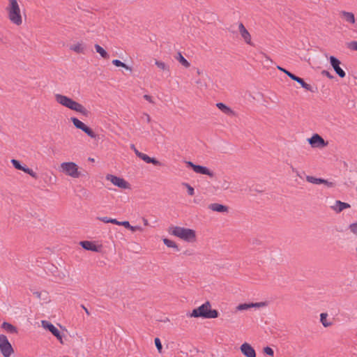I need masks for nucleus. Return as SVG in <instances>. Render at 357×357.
Segmentation results:
<instances>
[{
  "mask_svg": "<svg viewBox=\"0 0 357 357\" xmlns=\"http://www.w3.org/2000/svg\"><path fill=\"white\" fill-rule=\"evenodd\" d=\"M238 32L239 34L241 36V38L243 40V41L250 45L253 46L254 44L252 42V37L248 29L245 28V26L243 25L242 22L238 23Z\"/></svg>",
  "mask_w": 357,
  "mask_h": 357,
  "instance_id": "nucleus-13",
  "label": "nucleus"
},
{
  "mask_svg": "<svg viewBox=\"0 0 357 357\" xmlns=\"http://www.w3.org/2000/svg\"><path fill=\"white\" fill-rule=\"evenodd\" d=\"M168 232L174 236H176L185 241L192 243L196 241V232L195 230L178 227L171 226L168 229Z\"/></svg>",
  "mask_w": 357,
  "mask_h": 357,
  "instance_id": "nucleus-2",
  "label": "nucleus"
},
{
  "mask_svg": "<svg viewBox=\"0 0 357 357\" xmlns=\"http://www.w3.org/2000/svg\"><path fill=\"white\" fill-rule=\"evenodd\" d=\"M321 184L326 185L328 188H333L335 186V183L329 181L328 180L323 178V182H321Z\"/></svg>",
  "mask_w": 357,
  "mask_h": 357,
  "instance_id": "nucleus-38",
  "label": "nucleus"
},
{
  "mask_svg": "<svg viewBox=\"0 0 357 357\" xmlns=\"http://www.w3.org/2000/svg\"><path fill=\"white\" fill-rule=\"evenodd\" d=\"M266 305V303L264 302L259 303H242L239 304L236 307V310L238 311L247 310L252 307H261Z\"/></svg>",
  "mask_w": 357,
  "mask_h": 357,
  "instance_id": "nucleus-18",
  "label": "nucleus"
},
{
  "mask_svg": "<svg viewBox=\"0 0 357 357\" xmlns=\"http://www.w3.org/2000/svg\"><path fill=\"white\" fill-rule=\"evenodd\" d=\"M82 307L85 310V312L87 314V315H89L90 313H89V310H87V308H86L84 305H82Z\"/></svg>",
  "mask_w": 357,
  "mask_h": 357,
  "instance_id": "nucleus-50",
  "label": "nucleus"
},
{
  "mask_svg": "<svg viewBox=\"0 0 357 357\" xmlns=\"http://www.w3.org/2000/svg\"><path fill=\"white\" fill-rule=\"evenodd\" d=\"M349 229L352 233L357 235V222L349 225Z\"/></svg>",
  "mask_w": 357,
  "mask_h": 357,
  "instance_id": "nucleus-39",
  "label": "nucleus"
},
{
  "mask_svg": "<svg viewBox=\"0 0 357 357\" xmlns=\"http://www.w3.org/2000/svg\"><path fill=\"white\" fill-rule=\"evenodd\" d=\"M129 229H130L132 231H142V228L139 226H130Z\"/></svg>",
  "mask_w": 357,
  "mask_h": 357,
  "instance_id": "nucleus-43",
  "label": "nucleus"
},
{
  "mask_svg": "<svg viewBox=\"0 0 357 357\" xmlns=\"http://www.w3.org/2000/svg\"><path fill=\"white\" fill-rule=\"evenodd\" d=\"M197 73L198 75H200L201 74V70L199 69H197Z\"/></svg>",
  "mask_w": 357,
  "mask_h": 357,
  "instance_id": "nucleus-52",
  "label": "nucleus"
},
{
  "mask_svg": "<svg viewBox=\"0 0 357 357\" xmlns=\"http://www.w3.org/2000/svg\"><path fill=\"white\" fill-rule=\"evenodd\" d=\"M8 6L6 7L8 17L13 24L20 26L22 24L20 6L17 0H8Z\"/></svg>",
  "mask_w": 357,
  "mask_h": 357,
  "instance_id": "nucleus-4",
  "label": "nucleus"
},
{
  "mask_svg": "<svg viewBox=\"0 0 357 357\" xmlns=\"http://www.w3.org/2000/svg\"><path fill=\"white\" fill-rule=\"evenodd\" d=\"M155 64L161 70H162L164 72H167V73L169 72V67L165 63L160 61L155 60Z\"/></svg>",
  "mask_w": 357,
  "mask_h": 357,
  "instance_id": "nucleus-29",
  "label": "nucleus"
},
{
  "mask_svg": "<svg viewBox=\"0 0 357 357\" xmlns=\"http://www.w3.org/2000/svg\"><path fill=\"white\" fill-rule=\"evenodd\" d=\"M208 208L213 211L218 213H228L229 211L228 206L218 203H213L209 204Z\"/></svg>",
  "mask_w": 357,
  "mask_h": 357,
  "instance_id": "nucleus-19",
  "label": "nucleus"
},
{
  "mask_svg": "<svg viewBox=\"0 0 357 357\" xmlns=\"http://www.w3.org/2000/svg\"><path fill=\"white\" fill-rule=\"evenodd\" d=\"M328 314L327 313H321L320 314V321L324 327H328L332 325V322L329 321L327 319Z\"/></svg>",
  "mask_w": 357,
  "mask_h": 357,
  "instance_id": "nucleus-27",
  "label": "nucleus"
},
{
  "mask_svg": "<svg viewBox=\"0 0 357 357\" xmlns=\"http://www.w3.org/2000/svg\"><path fill=\"white\" fill-rule=\"evenodd\" d=\"M89 160L90 161H92V162H93V161H94V159H93V158H89Z\"/></svg>",
  "mask_w": 357,
  "mask_h": 357,
  "instance_id": "nucleus-53",
  "label": "nucleus"
},
{
  "mask_svg": "<svg viewBox=\"0 0 357 357\" xmlns=\"http://www.w3.org/2000/svg\"><path fill=\"white\" fill-rule=\"evenodd\" d=\"M33 294L38 298H41L42 293L39 291L33 292Z\"/></svg>",
  "mask_w": 357,
  "mask_h": 357,
  "instance_id": "nucleus-47",
  "label": "nucleus"
},
{
  "mask_svg": "<svg viewBox=\"0 0 357 357\" xmlns=\"http://www.w3.org/2000/svg\"><path fill=\"white\" fill-rule=\"evenodd\" d=\"M277 68L278 70H280V71L284 73L291 79H293V80L297 82L298 83H299L301 85V86L303 88H304L305 89H306L307 91H312V88L311 85H310V84H307L306 82H305L304 80L302 78L296 76L293 73H290L289 71L285 70L284 68H282L280 66H277Z\"/></svg>",
  "mask_w": 357,
  "mask_h": 357,
  "instance_id": "nucleus-11",
  "label": "nucleus"
},
{
  "mask_svg": "<svg viewBox=\"0 0 357 357\" xmlns=\"http://www.w3.org/2000/svg\"><path fill=\"white\" fill-rule=\"evenodd\" d=\"M196 84L199 86V88H206L207 85L205 82H202L201 79H198L196 81Z\"/></svg>",
  "mask_w": 357,
  "mask_h": 357,
  "instance_id": "nucleus-42",
  "label": "nucleus"
},
{
  "mask_svg": "<svg viewBox=\"0 0 357 357\" xmlns=\"http://www.w3.org/2000/svg\"><path fill=\"white\" fill-rule=\"evenodd\" d=\"M79 244L84 249H85L86 250H91V251H95V252H97L98 250L97 246L93 243H92L91 241H81L79 243Z\"/></svg>",
  "mask_w": 357,
  "mask_h": 357,
  "instance_id": "nucleus-24",
  "label": "nucleus"
},
{
  "mask_svg": "<svg viewBox=\"0 0 357 357\" xmlns=\"http://www.w3.org/2000/svg\"><path fill=\"white\" fill-rule=\"evenodd\" d=\"M306 181L313 184H321V182H323V178H316L312 176H307Z\"/></svg>",
  "mask_w": 357,
  "mask_h": 357,
  "instance_id": "nucleus-31",
  "label": "nucleus"
},
{
  "mask_svg": "<svg viewBox=\"0 0 357 357\" xmlns=\"http://www.w3.org/2000/svg\"><path fill=\"white\" fill-rule=\"evenodd\" d=\"M106 180L110 181L113 185L122 189H130V185L123 178L118 177L112 174H107Z\"/></svg>",
  "mask_w": 357,
  "mask_h": 357,
  "instance_id": "nucleus-7",
  "label": "nucleus"
},
{
  "mask_svg": "<svg viewBox=\"0 0 357 357\" xmlns=\"http://www.w3.org/2000/svg\"><path fill=\"white\" fill-rule=\"evenodd\" d=\"M144 98L146 100H147V101H149V102H151V103H154V101H153V100L152 97H151V96H150L149 95H144Z\"/></svg>",
  "mask_w": 357,
  "mask_h": 357,
  "instance_id": "nucleus-44",
  "label": "nucleus"
},
{
  "mask_svg": "<svg viewBox=\"0 0 357 357\" xmlns=\"http://www.w3.org/2000/svg\"><path fill=\"white\" fill-rule=\"evenodd\" d=\"M347 47L351 50L357 52V41L353 40L347 43Z\"/></svg>",
  "mask_w": 357,
  "mask_h": 357,
  "instance_id": "nucleus-34",
  "label": "nucleus"
},
{
  "mask_svg": "<svg viewBox=\"0 0 357 357\" xmlns=\"http://www.w3.org/2000/svg\"><path fill=\"white\" fill-rule=\"evenodd\" d=\"M216 107L222 112H223L224 114L228 115V116H234L236 115V113L235 112L231 109V108H230L229 107L227 106L225 104L222 103V102H218L216 104Z\"/></svg>",
  "mask_w": 357,
  "mask_h": 357,
  "instance_id": "nucleus-22",
  "label": "nucleus"
},
{
  "mask_svg": "<svg viewBox=\"0 0 357 357\" xmlns=\"http://www.w3.org/2000/svg\"><path fill=\"white\" fill-rule=\"evenodd\" d=\"M186 165L188 167H191L193 169V171L197 174L207 175L210 178H213L215 176L214 172L210 170L206 167L195 165L190 161L186 162Z\"/></svg>",
  "mask_w": 357,
  "mask_h": 357,
  "instance_id": "nucleus-8",
  "label": "nucleus"
},
{
  "mask_svg": "<svg viewBox=\"0 0 357 357\" xmlns=\"http://www.w3.org/2000/svg\"><path fill=\"white\" fill-rule=\"evenodd\" d=\"M218 312L216 310L211 309V305L209 301L205 302L201 306L194 309L191 314V317H202L204 319H213L218 317Z\"/></svg>",
  "mask_w": 357,
  "mask_h": 357,
  "instance_id": "nucleus-3",
  "label": "nucleus"
},
{
  "mask_svg": "<svg viewBox=\"0 0 357 357\" xmlns=\"http://www.w3.org/2000/svg\"><path fill=\"white\" fill-rule=\"evenodd\" d=\"M1 328L3 329H4L5 331H6L7 332L10 333H17V328L8 322H3V324H1Z\"/></svg>",
  "mask_w": 357,
  "mask_h": 357,
  "instance_id": "nucleus-25",
  "label": "nucleus"
},
{
  "mask_svg": "<svg viewBox=\"0 0 357 357\" xmlns=\"http://www.w3.org/2000/svg\"><path fill=\"white\" fill-rule=\"evenodd\" d=\"M241 351L246 357H256L254 348L248 343L245 342L240 347Z\"/></svg>",
  "mask_w": 357,
  "mask_h": 357,
  "instance_id": "nucleus-17",
  "label": "nucleus"
},
{
  "mask_svg": "<svg viewBox=\"0 0 357 357\" xmlns=\"http://www.w3.org/2000/svg\"><path fill=\"white\" fill-rule=\"evenodd\" d=\"M349 208H350V204L346 202H342L339 200L335 201L334 205L331 206V208L336 211L337 213H340L343 210Z\"/></svg>",
  "mask_w": 357,
  "mask_h": 357,
  "instance_id": "nucleus-20",
  "label": "nucleus"
},
{
  "mask_svg": "<svg viewBox=\"0 0 357 357\" xmlns=\"http://www.w3.org/2000/svg\"><path fill=\"white\" fill-rule=\"evenodd\" d=\"M112 63L117 66V67H123L124 68H126V70H130L131 71L132 70V68L130 67H129L128 66H127L126 63H123L122 61H121L119 59H114L112 61Z\"/></svg>",
  "mask_w": 357,
  "mask_h": 357,
  "instance_id": "nucleus-32",
  "label": "nucleus"
},
{
  "mask_svg": "<svg viewBox=\"0 0 357 357\" xmlns=\"http://www.w3.org/2000/svg\"><path fill=\"white\" fill-rule=\"evenodd\" d=\"M292 172L296 173L298 176H300V174L297 169H296L294 167H291Z\"/></svg>",
  "mask_w": 357,
  "mask_h": 357,
  "instance_id": "nucleus-48",
  "label": "nucleus"
},
{
  "mask_svg": "<svg viewBox=\"0 0 357 357\" xmlns=\"http://www.w3.org/2000/svg\"><path fill=\"white\" fill-rule=\"evenodd\" d=\"M340 15L342 19L350 24H355L356 19L354 14L351 12L342 11Z\"/></svg>",
  "mask_w": 357,
  "mask_h": 357,
  "instance_id": "nucleus-21",
  "label": "nucleus"
},
{
  "mask_svg": "<svg viewBox=\"0 0 357 357\" xmlns=\"http://www.w3.org/2000/svg\"><path fill=\"white\" fill-rule=\"evenodd\" d=\"M115 225L123 226L127 229H129L130 226V224L128 221H123V222L118 221V223H116Z\"/></svg>",
  "mask_w": 357,
  "mask_h": 357,
  "instance_id": "nucleus-40",
  "label": "nucleus"
},
{
  "mask_svg": "<svg viewBox=\"0 0 357 357\" xmlns=\"http://www.w3.org/2000/svg\"><path fill=\"white\" fill-rule=\"evenodd\" d=\"M143 223L145 226L149 225V222L146 218H143Z\"/></svg>",
  "mask_w": 357,
  "mask_h": 357,
  "instance_id": "nucleus-49",
  "label": "nucleus"
},
{
  "mask_svg": "<svg viewBox=\"0 0 357 357\" xmlns=\"http://www.w3.org/2000/svg\"><path fill=\"white\" fill-rule=\"evenodd\" d=\"M11 163L15 169L23 171L24 172L29 174L33 178H38L37 174L36 172H34L31 169L27 167L21 165L20 162L18 160L15 159H12Z\"/></svg>",
  "mask_w": 357,
  "mask_h": 357,
  "instance_id": "nucleus-16",
  "label": "nucleus"
},
{
  "mask_svg": "<svg viewBox=\"0 0 357 357\" xmlns=\"http://www.w3.org/2000/svg\"><path fill=\"white\" fill-rule=\"evenodd\" d=\"M94 47L96 49V51L100 54V55L104 58V59H108L109 58V54L108 53L101 47L98 44H96L94 45Z\"/></svg>",
  "mask_w": 357,
  "mask_h": 357,
  "instance_id": "nucleus-28",
  "label": "nucleus"
},
{
  "mask_svg": "<svg viewBox=\"0 0 357 357\" xmlns=\"http://www.w3.org/2000/svg\"><path fill=\"white\" fill-rule=\"evenodd\" d=\"M263 351H264V353L266 354V355H268L271 356H273V355H274V351H273V349L269 347H264Z\"/></svg>",
  "mask_w": 357,
  "mask_h": 357,
  "instance_id": "nucleus-37",
  "label": "nucleus"
},
{
  "mask_svg": "<svg viewBox=\"0 0 357 357\" xmlns=\"http://www.w3.org/2000/svg\"><path fill=\"white\" fill-rule=\"evenodd\" d=\"M330 63L338 76L341 78L345 77V72L340 68V61L333 56L329 57Z\"/></svg>",
  "mask_w": 357,
  "mask_h": 357,
  "instance_id": "nucleus-15",
  "label": "nucleus"
},
{
  "mask_svg": "<svg viewBox=\"0 0 357 357\" xmlns=\"http://www.w3.org/2000/svg\"><path fill=\"white\" fill-rule=\"evenodd\" d=\"M144 116L145 117L146 122L149 123L151 121V116L148 114H144Z\"/></svg>",
  "mask_w": 357,
  "mask_h": 357,
  "instance_id": "nucleus-46",
  "label": "nucleus"
},
{
  "mask_svg": "<svg viewBox=\"0 0 357 357\" xmlns=\"http://www.w3.org/2000/svg\"><path fill=\"white\" fill-rule=\"evenodd\" d=\"M60 171L73 178H77L82 176L78 165L73 162H62L60 165Z\"/></svg>",
  "mask_w": 357,
  "mask_h": 357,
  "instance_id": "nucleus-5",
  "label": "nucleus"
},
{
  "mask_svg": "<svg viewBox=\"0 0 357 357\" xmlns=\"http://www.w3.org/2000/svg\"><path fill=\"white\" fill-rule=\"evenodd\" d=\"M154 341H155V347H157L158 352L162 353V344H161L160 339L158 337H156V338H155Z\"/></svg>",
  "mask_w": 357,
  "mask_h": 357,
  "instance_id": "nucleus-36",
  "label": "nucleus"
},
{
  "mask_svg": "<svg viewBox=\"0 0 357 357\" xmlns=\"http://www.w3.org/2000/svg\"><path fill=\"white\" fill-rule=\"evenodd\" d=\"M309 144L314 148H322L328 145V142H326L319 135L314 134L308 139Z\"/></svg>",
  "mask_w": 357,
  "mask_h": 357,
  "instance_id": "nucleus-12",
  "label": "nucleus"
},
{
  "mask_svg": "<svg viewBox=\"0 0 357 357\" xmlns=\"http://www.w3.org/2000/svg\"><path fill=\"white\" fill-rule=\"evenodd\" d=\"M0 352L3 357H10L14 354V349L5 335H0Z\"/></svg>",
  "mask_w": 357,
  "mask_h": 357,
  "instance_id": "nucleus-6",
  "label": "nucleus"
},
{
  "mask_svg": "<svg viewBox=\"0 0 357 357\" xmlns=\"http://www.w3.org/2000/svg\"><path fill=\"white\" fill-rule=\"evenodd\" d=\"M322 74L326 75L328 78H333V76L331 75V73L326 70H324Z\"/></svg>",
  "mask_w": 357,
  "mask_h": 357,
  "instance_id": "nucleus-45",
  "label": "nucleus"
},
{
  "mask_svg": "<svg viewBox=\"0 0 357 357\" xmlns=\"http://www.w3.org/2000/svg\"><path fill=\"white\" fill-rule=\"evenodd\" d=\"M175 59L185 68H188L190 66V63L183 57L181 52H178Z\"/></svg>",
  "mask_w": 357,
  "mask_h": 357,
  "instance_id": "nucleus-26",
  "label": "nucleus"
},
{
  "mask_svg": "<svg viewBox=\"0 0 357 357\" xmlns=\"http://www.w3.org/2000/svg\"><path fill=\"white\" fill-rule=\"evenodd\" d=\"M182 185L187 188L188 193L189 195H190V196L194 195L195 190L190 184H188V183H183Z\"/></svg>",
  "mask_w": 357,
  "mask_h": 357,
  "instance_id": "nucleus-35",
  "label": "nucleus"
},
{
  "mask_svg": "<svg viewBox=\"0 0 357 357\" xmlns=\"http://www.w3.org/2000/svg\"><path fill=\"white\" fill-rule=\"evenodd\" d=\"M265 57H266L267 61H270L272 62V60L268 56L266 55Z\"/></svg>",
  "mask_w": 357,
  "mask_h": 357,
  "instance_id": "nucleus-51",
  "label": "nucleus"
},
{
  "mask_svg": "<svg viewBox=\"0 0 357 357\" xmlns=\"http://www.w3.org/2000/svg\"><path fill=\"white\" fill-rule=\"evenodd\" d=\"M130 148L134 151L137 157L144 160L146 163H151L156 166H161L162 163L155 158H151L145 153L139 152L134 144H131Z\"/></svg>",
  "mask_w": 357,
  "mask_h": 357,
  "instance_id": "nucleus-10",
  "label": "nucleus"
},
{
  "mask_svg": "<svg viewBox=\"0 0 357 357\" xmlns=\"http://www.w3.org/2000/svg\"><path fill=\"white\" fill-rule=\"evenodd\" d=\"M162 241H163L164 244L166 246H167L168 248H174L176 251L179 250L178 246L177 245V244L174 241H173L172 240H169L168 238H163Z\"/></svg>",
  "mask_w": 357,
  "mask_h": 357,
  "instance_id": "nucleus-30",
  "label": "nucleus"
},
{
  "mask_svg": "<svg viewBox=\"0 0 357 357\" xmlns=\"http://www.w3.org/2000/svg\"><path fill=\"white\" fill-rule=\"evenodd\" d=\"M70 50L77 53L84 54L86 50V46L82 42H78L76 44L71 45Z\"/></svg>",
  "mask_w": 357,
  "mask_h": 357,
  "instance_id": "nucleus-23",
  "label": "nucleus"
},
{
  "mask_svg": "<svg viewBox=\"0 0 357 357\" xmlns=\"http://www.w3.org/2000/svg\"><path fill=\"white\" fill-rule=\"evenodd\" d=\"M41 325L45 329L50 331L61 344L63 343L62 336L60 333V331L52 323L45 320H43L41 321Z\"/></svg>",
  "mask_w": 357,
  "mask_h": 357,
  "instance_id": "nucleus-14",
  "label": "nucleus"
},
{
  "mask_svg": "<svg viewBox=\"0 0 357 357\" xmlns=\"http://www.w3.org/2000/svg\"><path fill=\"white\" fill-rule=\"evenodd\" d=\"M54 98L56 102L61 105L80 113L84 116H89V111L87 110L82 104L75 101L72 98L59 93L55 94Z\"/></svg>",
  "mask_w": 357,
  "mask_h": 357,
  "instance_id": "nucleus-1",
  "label": "nucleus"
},
{
  "mask_svg": "<svg viewBox=\"0 0 357 357\" xmlns=\"http://www.w3.org/2000/svg\"><path fill=\"white\" fill-rule=\"evenodd\" d=\"M229 187L230 183L227 180H224L222 183L221 188L224 190H227Z\"/></svg>",
  "mask_w": 357,
  "mask_h": 357,
  "instance_id": "nucleus-41",
  "label": "nucleus"
},
{
  "mask_svg": "<svg viewBox=\"0 0 357 357\" xmlns=\"http://www.w3.org/2000/svg\"><path fill=\"white\" fill-rule=\"evenodd\" d=\"M98 219L105 223H112L114 225L118 223V220L116 219L110 218L108 217H99Z\"/></svg>",
  "mask_w": 357,
  "mask_h": 357,
  "instance_id": "nucleus-33",
  "label": "nucleus"
},
{
  "mask_svg": "<svg viewBox=\"0 0 357 357\" xmlns=\"http://www.w3.org/2000/svg\"><path fill=\"white\" fill-rule=\"evenodd\" d=\"M71 121L75 128L80 129L83 132H84L89 137L91 138H96V133L91 129L89 127L86 126L83 122L79 121L78 119L75 117L71 118Z\"/></svg>",
  "mask_w": 357,
  "mask_h": 357,
  "instance_id": "nucleus-9",
  "label": "nucleus"
}]
</instances>
